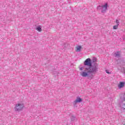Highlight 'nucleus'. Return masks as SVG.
Wrapping results in <instances>:
<instances>
[{
    "label": "nucleus",
    "mask_w": 125,
    "mask_h": 125,
    "mask_svg": "<svg viewBox=\"0 0 125 125\" xmlns=\"http://www.w3.org/2000/svg\"><path fill=\"white\" fill-rule=\"evenodd\" d=\"M107 7H108V4L105 3L104 6H102V12H104L105 10H107Z\"/></svg>",
    "instance_id": "obj_6"
},
{
    "label": "nucleus",
    "mask_w": 125,
    "mask_h": 125,
    "mask_svg": "<svg viewBox=\"0 0 125 125\" xmlns=\"http://www.w3.org/2000/svg\"><path fill=\"white\" fill-rule=\"evenodd\" d=\"M83 100L81 98H77V99L74 101L75 103H80V102H82Z\"/></svg>",
    "instance_id": "obj_7"
},
{
    "label": "nucleus",
    "mask_w": 125,
    "mask_h": 125,
    "mask_svg": "<svg viewBox=\"0 0 125 125\" xmlns=\"http://www.w3.org/2000/svg\"><path fill=\"white\" fill-rule=\"evenodd\" d=\"M124 73H125V69H124Z\"/></svg>",
    "instance_id": "obj_14"
},
{
    "label": "nucleus",
    "mask_w": 125,
    "mask_h": 125,
    "mask_svg": "<svg viewBox=\"0 0 125 125\" xmlns=\"http://www.w3.org/2000/svg\"><path fill=\"white\" fill-rule=\"evenodd\" d=\"M81 49H82V46H77L76 47V51L77 52L79 51H81Z\"/></svg>",
    "instance_id": "obj_8"
},
{
    "label": "nucleus",
    "mask_w": 125,
    "mask_h": 125,
    "mask_svg": "<svg viewBox=\"0 0 125 125\" xmlns=\"http://www.w3.org/2000/svg\"><path fill=\"white\" fill-rule=\"evenodd\" d=\"M23 108H24V104L22 103H18L15 105V110L18 112L19 111H21V110H23Z\"/></svg>",
    "instance_id": "obj_2"
},
{
    "label": "nucleus",
    "mask_w": 125,
    "mask_h": 125,
    "mask_svg": "<svg viewBox=\"0 0 125 125\" xmlns=\"http://www.w3.org/2000/svg\"><path fill=\"white\" fill-rule=\"evenodd\" d=\"M105 72L107 74H111V72H109V70H106Z\"/></svg>",
    "instance_id": "obj_12"
},
{
    "label": "nucleus",
    "mask_w": 125,
    "mask_h": 125,
    "mask_svg": "<svg viewBox=\"0 0 125 125\" xmlns=\"http://www.w3.org/2000/svg\"><path fill=\"white\" fill-rule=\"evenodd\" d=\"M125 82H120L118 84L119 88H122L124 87L125 86Z\"/></svg>",
    "instance_id": "obj_4"
},
{
    "label": "nucleus",
    "mask_w": 125,
    "mask_h": 125,
    "mask_svg": "<svg viewBox=\"0 0 125 125\" xmlns=\"http://www.w3.org/2000/svg\"><path fill=\"white\" fill-rule=\"evenodd\" d=\"M118 28H119V24L113 26V29L114 30H117V29H118Z\"/></svg>",
    "instance_id": "obj_10"
},
{
    "label": "nucleus",
    "mask_w": 125,
    "mask_h": 125,
    "mask_svg": "<svg viewBox=\"0 0 125 125\" xmlns=\"http://www.w3.org/2000/svg\"><path fill=\"white\" fill-rule=\"evenodd\" d=\"M95 61H96V59H95Z\"/></svg>",
    "instance_id": "obj_16"
},
{
    "label": "nucleus",
    "mask_w": 125,
    "mask_h": 125,
    "mask_svg": "<svg viewBox=\"0 0 125 125\" xmlns=\"http://www.w3.org/2000/svg\"><path fill=\"white\" fill-rule=\"evenodd\" d=\"M36 30L38 31V32H42V28H41V27H38L36 28Z\"/></svg>",
    "instance_id": "obj_11"
},
{
    "label": "nucleus",
    "mask_w": 125,
    "mask_h": 125,
    "mask_svg": "<svg viewBox=\"0 0 125 125\" xmlns=\"http://www.w3.org/2000/svg\"><path fill=\"white\" fill-rule=\"evenodd\" d=\"M121 107L122 109H124V110H125V98H124L122 101V104L121 105Z\"/></svg>",
    "instance_id": "obj_5"
},
{
    "label": "nucleus",
    "mask_w": 125,
    "mask_h": 125,
    "mask_svg": "<svg viewBox=\"0 0 125 125\" xmlns=\"http://www.w3.org/2000/svg\"><path fill=\"white\" fill-rule=\"evenodd\" d=\"M72 118H75V116H72Z\"/></svg>",
    "instance_id": "obj_15"
},
{
    "label": "nucleus",
    "mask_w": 125,
    "mask_h": 125,
    "mask_svg": "<svg viewBox=\"0 0 125 125\" xmlns=\"http://www.w3.org/2000/svg\"><path fill=\"white\" fill-rule=\"evenodd\" d=\"M83 67H80L79 70L81 71V75L82 77H88V73L92 72H96L97 70V66L90 67L88 68H85L84 71H82L83 70Z\"/></svg>",
    "instance_id": "obj_1"
},
{
    "label": "nucleus",
    "mask_w": 125,
    "mask_h": 125,
    "mask_svg": "<svg viewBox=\"0 0 125 125\" xmlns=\"http://www.w3.org/2000/svg\"><path fill=\"white\" fill-rule=\"evenodd\" d=\"M120 55H121V54H120V52H117L115 54V56L116 57H119V56H120Z\"/></svg>",
    "instance_id": "obj_9"
},
{
    "label": "nucleus",
    "mask_w": 125,
    "mask_h": 125,
    "mask_svg": "<svg viewBox=\"0 0 125 125\" xmlns=\"http://www.w3.org/2000/svg\"><path fill=\"white\" fill-rule=\"evenodd\" d=\"M116 23H117V24H119V21L118 20H116Z\"/></svg>",
    "instance_id": "obj_13"
},
{
    "label": "nucleus",
    "mask_w": 125,
    "mask_h": 125,
    "mask_svg": "<svg viewBox=\"0 0 125 125\" xmlns=\"http://www.w3.org/2000/svg\"><path fill=\"white\" fill-rule=\"evenodd\" d=\"M84 65L89 66V68L91 67V60L90 58L87 59L84 62Z\"/></svg>",
    "instance_id": "obj_3"
}]
</instances>
